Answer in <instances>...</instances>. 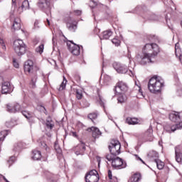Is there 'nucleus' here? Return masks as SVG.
<instances>
[{"label": "nucleus", "instance_id": "nucleus-1", "mask_svg": "<svg viewBox=\"0 0 182 182\" xmlns=\"http://www.w3.org/2000/svg\"><path fill=\"white\" fill-rule=\"evenodd\" d=\"M143 55L140 56L141 65L154 63V58L160 53V47L156 43H146L142 49Z\"/></svg>", "mask_w": 182, "mask_h": 182}, {"label": "nucleus", "instance_id": "nucleus-2", "mask_svg": "<svg viewBox=\"0 0 182 182\" xmlns=\"http://www.w3.org/2000/svg\"><path fill=\"white\" fill-rule=\"evenodd\" d=\"M164 87V80L157 75L151 77L148 82V89L151 93L157 95L161 93V88Z\"/></svg>", "mask_w": 182, "mask_h": 182}, {"label": "nucleus", "instance_id": "nucleus-3", "mask_svg": "<svg viewBox=\"0 0 182 182\" xmlns=\"http://www.w3.org/2000/svg\"><path fill=\"white\" fill-rule=\"evenodd\" d=\"M14 49L18 56H22L26 52V46L23 43V41L17 39L14 42Z\"/></svg>", "mask_w": 182, "mask_h": 182}, {"label": "nucleus", "instance_id": "nucleus-4", "mask_svg": "<svg viewBox=\"0 0 182 182\" xmlns=\"http://www.w3.org/2000/svg\"><path fill=\"white\" fill-rule=\"evenodd\" d=\"M114 69L117 72V73H127L131 77L134 76L133 71L129 70L127 66L121 64L120 63L114 62L112 64Z\"/></svg>", "mask_w": 182, "mask_h": 182}, {"label": "nucleus", "instance_id": "nucleus-5", "mask_svg": "<svg viewBox=\"0 0 182 182\" xmlns=\"http://www.w3.org/2000/svg\"><path fill=\"white\" fill-rule=\"evenodd\" d=\"M24 72L26 73L35 74V67L33 66V61L31 60H28L27 61L25 62ZM36 79H38V77H36V75H34V77L31 78V81L33 82V83H35V82H36Z\"/></svg>", "mask_w": 182, "mask_h": 182}, {"label": "nucleus", "instance_id": "nucleus-6", "mask_svg": "<svg viewBox=\"0 0 182 182\" xmlns=\"http://www.w3.org/2000/svg\"><path fill=\"white\" fill-rule=\"evenodd\" d=\"M121 147L120 142L117 140H114L109 145V150L112 156H119Z\"/></svg>", "mask_w": 182, "mask_h": 182}, {"label": "nucleus", "instance_id": "nucleus-7", "mask_svg": "<svg viewBox=\"0 0 182 182\" xmlns=\"http://www.w3.org/2000/svg\"><path fill=\"white\" fill-rule=\"evenodd\" d=\"M86 182H97L99 181V173L97 171L93 169L87 173L85 176Z\"/></svg>", "mask_w": 182, "mask_h": 182}, {"label": "nucleus", "instance_id": "nucleus-8", "mask_svg": "<svg viewBox=\"0 0 182 182\" xmlns=\"http://www.w3.org/2000/svg\"><path fill=\"white\" fill-rule=\"evenodd\" d=\"M68 49L75 56L80 55V47L72 41L67 43Z\"/></svg>", "mask_w": 182, "mask_h": 182}, {"label": "nucleus", "instance_id": "nucleus-9", "mask_svg": "<svg viewBox=\"0 0 182 182\" xmlns=\"http://www.w3.org/2000/svg\"><path fill=\"white\" fill-rule=\"evenodd\" d=\"M65 23L68 29L70 30V32H76V29H77V21L68 17L65 18Z\"/></svg>", "mask_w": 182, "mask_h": 182}, {"label": "nucleus", "instance_id": "nucleus-10", "mask_svg": "<svg viewBox=\"0 0 182 182\" xmlns=\"http://www.w3.org/2000/svg\"><path fill=\"white\" fill-rule=\"evenodd\" d=\"M129 89L127 84L122 81H119L117 83L114 90L116 93H126Z\"/></svg>", "mask_w": 182, "mask_h": 182}, {"label": "nucleus", "instance_id": "nucleus-11", "mask_svg": "<svg viewBox=\"0 0 182 182\" xmlns=\"http://www.w3.org/2000/svg\"><path fill=\"white\" fill-rule=\"evenodd\" d=\"M154 137L153 136V129L149 128L142 136V141L146 143V141H153Z\"/></svg>", "mask_w": 182, "mask_h": 182}, {"label": "nucleus", "instance_id": "nucleus-12", "mask_svg": "<svg viewBox=\"0 0 182 182\" xmlns=\"http://www.w3.org/2000/svg\"><path fill=\"white\" fill-rule=\"evenodd\" d=\"M112 166L114 168H124V167H126L123 163V159L119 157H117L112 160Z\"/></svg>", "mask_w": 182, "mask_h": 182}, {"label": "nucleus", "instance_id": "nucleus-13", "mask_svg": "<svg viewBox=\"0 0 182 182\" xmlns=\"http://www.w3.org/2000/svg\"><path fill=\"white\" fill-rule=\"evenodd\" d=\"M14 88L11 85V83L5 82L1 86V93L2 95H7V93H12Z\"/></svg>", "mask_w": 182, "mask_h": 182}, {"label": "nucleus", "instance_id": "nucleus-14", "mask_svg": "<svg viewBox=\"0 0 182 182\" xmlns=\"http://www.w3.org/2000/svg\"><path fill=\"white\" fill-rule=\"evenodd\" d=\"M85 150H86V146H85V144L83 143L79 144L74 148V151L77 156L82 155L85 153Z\"/></svg>", "mask_w": 182, "mask_h": 182}, {"label": "nucleus", "instance_id": "nucleus-15", "mask_svg": "<svg viewBox=\"0 0 182 182\" xmlns=\"http://www.w3.org/2000/svg\"><path fill=\"white\" fill-rule=\"evenodd\" d=\"M175 158L177 163L181 164L182 162V152L180 151V146L175 147Z\"/></svg>", "mask_w": 182, "mask_h": 182}, {"label": "nucleus", "instance_id": "nucleus-16", "mask_svg": "<svg viewBox=\"0 0 182 182\" xmlns=\"http://www.w3.org/2000/svg\"><path fill=\"white\" fill-rule=\"evenodd\" d=\"M88 132H92V137L94 139H98L102 135V132L97 127H92L88 129Z\"/></svg>", "mask_w": 182, "mask_h": 182}, {"label": "nucleus", "instance_id": "nucleus-17", "mask_svg": "<svg viewBox=\"0 0 182 182\" xmlns=\"http://www.w3.org/2000/svg\"><path fill=\"white\" fill-rule=\"evenodd\" d=\"M90 6L91 8H98V9H100V11H102V9H105V8H107V6L97 2L95 1L94 0H91L90 1Z\"/></svg>", "mask_w": 182, "mask_h": 182}, {"label": "nucleus", "instance_id": "nucleus-18", "mask_svg": "<svg viewBox=\"0 0 182 182\" xmlns=\"http://www.w3.org/2000/svg\"><path fill=\"white\" fill-rule=\"evenodd\" d=\"M50 0H38V6L41 8V9H46L49 8Z\"/></svg>", "mask_w": 182, "mask_h": 182}, {"label": "nucleus", "instance_id": "nucleus-19", "mask_svg": "<svg viewBox=\"0 0 182 182\" xmlns=\"http://www.w3.org/2000/svg\"><path fill=\"white\" fill-rule=\"evenodd\" d=\"M169 119L171 120V122H178V120H181V117H180V113L178 112H174V113H171L169 114Z\"/></svg>", "mask_w": 182, "mask_h": 182}, {"label": "nucleus", "instance_id": "nucleus-20", "mask_svg": "<svg viewBox=\"0 0 182 182\" xmlns=\"http://www.w3.org/2000/svg\"><path fill=\"white\" fill-rule=\"evenodd\" d=\"M14 31H19L21 29V19L15 18L11 28Z\"/></svg>", "mask_w": 182, "mask_h": 182}, {"label": "nucleus", "instance_id": "nucleus-21", "mask_svg": "<svg viewBox=\"0 0 182 182\" xmlns=\"http://www.w3.org/2000/svg\"><path fill=\"white\" fill-rule=\"evenodd\" d=\"M113 35V32L110 30H107L102 32L100 39H109Z\"/></svg>", "mask_w": 182, "mask_h": 182}, {"label": "nucleus", "instance_id": "nucleus-22", "mask_svg": "<svg viewBox=\"0 0 182 182\" xmlns=\"http://www.w3.org/2000/svg\"><path fill=\"white\" fill-rule=\"evenodd\" d=\"M42 158V154L38 150H33L32 153L33 160H41Z\"/></svg>", "mask_w": 182, "mask_h": 182}, {"label": "nucleus", "instance_id": "nucleus-23", "mask_svg": "<svg viewBox=\"0 0 182 182\" xmlns=\"http://www.w3.org/2000/svg\"><path fill=\"white\" fill-rule=\"evenodd\" d=\"M126 123L128 124H137L139 123V119L137 118L128 117L126 119Z\"/></svg>", "mask_w": 182, "mask_h": 182}, {"label": "nucleus", "instance_id": "nucleus-24", "mask_svg": "<svg viewBox=\"0 0 182 182\" xmlns=\"http://www.w3.org/2000/svg\"><path fill=\"white\" fill-rule=\"evenodd\" d=\"M175 53L177 58L181 56V49L180 48V44L178 43L175 45Z\"/></svg>", "mask_w": 182, "mask_h": 182}, {"label": "nucleus", "instance_id": "nucleus-25", "mask_svg": "<svg viewBox=\"0 0 182 182\" xmlns=\"http://www.w3.org/2000/svg\"><path fill=\"white\" fill-rule=\"evenodd\" d=\"M18 9H21V11L29 9V1H28V0H24L22 3L21 6L19 7Z\"/></svg>", "mask_w": 182, "mask_h": 182}, {"label": "nucleus", "instance_id": "nucleus-26", "mask_svg": "<svg viewBox=\"0 0 182 182\" xmlns=\"http://www.w3.org/2000/svg\"><path fill=\"white\" fill-rule=\"evenodd\" d=\"M154 161L159 170H163V168H164V162L160 161L159 159H155Z\"/></svg>", "mask_w": 182, "mask_h": 182}, {"label": "nucleus", "instance_id": "nucleus-27", "mask_svg": "<svg viewBox=\"0 0 182 182\" xmlns=\"http://www.w3.org/2000/svg\"><path fill=\"white\" fill-rule=\"evenodd\" d=\"M46 126L47 129H50V130H52L53 129V126L55 125L53 124V121H52L50 118H48V119H46Z\"/></svg>", "mask_w": 182, "mask_h": 182}, {"label": "nucleus", "instance_id": "nucleus-28", "mask_svg": "<svg viewBox=\"0 0 182 182\" xmlns=\"http://www.w3.org/2000/svg\"><path fill=\"white\" fill-rule=\"evenodd\" d=\"M172 132H176V130H181L182 129V122H179L178 124H176L175 125H172L171 127Z\"/></svg>", "mask_w": 182, "mask_h": 182}, {"label": "nucleus", "instance_id": "nucleus-29", "mask_svg": "<svg viewBox=\"0 0 182 182\" xmlns=\"http://www.w3.org/2000/svg\"><path fill=\"white\" fill-rule=\"evenodd\" d=\"M147 156L150 159H157V157H159V154L156 151H150Z\"/></svg>", "mask_w": 182, "mask_h": 182}, {"label": "nucleus", "instance_id": "nucleus-30", "mask_svg": "<svg viewBox=\"0 0 182 182\" xmlns=\"http://www.w3.org/2000/svg\"><path fill=\"white\" fill-rule=\"evenodd\" d=\"M140 176L139 174H134L128 181V182H139Z\"/></svg>", "mask_w": 182, "mask_h": 182}, {"label": "nucleus", "instance_id": "nucleus-31", "mask_svg": "<svg viewBox=\"0 0 182 182\" xmlns=\"http://www.w3.org/2000/svg\"><path fill=\"white\" fill-rule=\"evenodd\" d=\"M13 107H14V109H11V112H21L22 111V108L21 107V105L18 103H16L13 105Z\"/></svg>", "mask_w": 182, "mask_h": 182}, {"label": "nucleus", "instance_id": "nucleus-32", "mask_svg": "<svg viewBox=\"0 0 182 182\" xmlns=\"http://www.w3.org/2000/svg\"><path fill=\"white\" fill-rule=\"evenodd\" d=\"M21 113L23 114V116L25 117L26 119H32V117H33V114H31V112H28L27 111H21Z\"/></svg>", "mask_w": 182, "mask_h": 182}, {"label": "nucleus", "instance_id": "nucleus-33", "mask_svg": "<svg viewBox=\"0 0 182 182\" xmlns=\"http://www.w3.org/2000/svg\"><path fill=\"white\" fill-rule=\"evenodd\" d=\"M6 136H8V131L6 130L1 131L0 132V142L5 140V137H6Z\"/></svg>", "mask_w": 182, "mask_h": 182}, {"label": "nucleus", "instance_id": "nucleus-34", "mask_svg": "<svg viewBox=\"0 0 182 182\" xmlns=\"http://www.w3.org/2000/svg\"><path fill=\"white\" fill-rule=\"evenodd\" d=\"M126 100H127V97L124 95H119L117 99L118 103H124L126 102Z\"/></svg>", "mask_w": 182, "mask_h": 182}, {"label": "nucleus", "instance_id": "nucleus-35", "mask_svg": "<svg viewBox=\"0 0 182 182\" xmlns=\"http://www.w3.org/2000/svg\"><path fill=\"white\" fill-rule=\"evenodd\" d=\"M87 118L93 122V120L97 119V114L96 112H92L87 115Z\"/></svg>", "mask_w": 182, "mask_h": 182}, {"label": "nucleus", "instance_id": "nucleus-36", "mask_svg": "<svg viewBox=\"0 0 182 182\" xmlns=\"http://www.w3.org/2000/svg\"><path fill=\"white\" fill-rule=\"evenodd\" d=\"M66 83H68V80H66V77H63V80L61 83V85H60V87L58 89V90H63V89H65V87H66Z\"/></svg>", "mask_w": 182, "mask_h": 182}, {"label": "nucleus", "instance_id": "nucleus-37", "mask_svg": "<svg viewBox=\"0 0 182 182\" xmlns=\"http://www.w3.org/2000/svg\"><path fill=\"white\" fill-rule=\"evenodd\" d=\"M76 97L77 100H80L83 97V93L80 90H76Z\"/></svg>", "mask_w": 182, "mask_h": 182}, {"label": "nucleus", "instance_id": "nucleus-38", "mask_svg": "<svg viewBox=\"0 0 182 182\" xmlns=\"http://www.w3.org/2000/svg\"><path fill=\"white\" fill-rule=\"evenodd\" d=\"M40 147H41V149H45L46 151H49V147H48V145H46L45 141H40Z\"/></svg>", "mask_w": 182, "mask_h": 182}, {"label": "nucleus", "instance_id": "nucleus-39", "mask_svg": "<svg viewBox=\"0 0 182 182\" xmlns=\"http://www.w3.org/2000/svg\"><path fill=\"white\" fill-rule=\"evenodd\" d=\"M54 149L55 151L59 154V156H62V149H60V147H59V145H58V144H55Z\"/></svg>", "mask_w": 182, "mask_h": 182}, {"label": "nucleus", "instance_id": "nucleus-40", "mask_svg": "<svg viewBox=\"0 0 182 182\" xmlns=\"http://www.w3.org/2000/svg\"><path fill=\"white\" fill-rule=\"evenodd\" d=\"M43 49H45V46L43 44H41L36 49V51L38 53H43Z\"/></svg>", "mask_w": 182, "mask_h": 182}, {"label": "nucleus", "instance_id": "nucleus-41", "mask_svg": "<svg viewBox=\"0 0 182 182\" xmlns=\"http://www.w3.org/2000/svg\"><path fill=\"white\" fill-rule=\"evenodd\" d=\"M112 42L114 45H115V46H120V40H119V38H114L112 40Z\"/></svg>", "mask_w": 182, "mask_h": 182}, {"label": "nucleus", "instance_id": "nucleus-42", "mask_svg": "<svg viewBox=\"0 0 182 182\" xmlns=\"http://www.w3.org/2000/svg\"><path fill=\"white\" fill-rule=\"evenodd\" d=\"M11 110H15V107H14V105H7V112H9V113H15L14 112H11Z\"/></svg>", "mask_w": 182, "mask_h": 182}, {"label": "nucleus", "instance_id": "nucleus-43", "mask_svg": "<svg viewBox=\"0 0 182 182\" xmlns=\"http://www.w3.org/2000/svg\"><path fill=\"white\" fill-rule=\"evenodd\" d=\"M114 156V155H112V154H108L106 156V159H107V160H108V161H113V160H114V159H115Z\"/></svg>", "mask_w": 182, "mask_h": 182}, {"label": "nucleus", "instance_id": "nucleus-44", "mask_svg": "<svg viewBox=\"0 0 182 182\" xmlns=\"http://www.w3.org/2000/svg\"><path fill=\"white\" fill-rule=\"evenodd\" d=\"M0 45L1 46L3 50H6V46L4 42V40L1 38H0Z\"/></svg>", "mask_w": 182, "mask_h": 182}, {"label": "nucleus", "instance_id": "nucleus-45", "mask_svg": "<svg viewBox=\"0 0 182 182\" xmlns=\"http://www.w3.org/2000/svg\"><path fill=\"white\" fill-rule=\"evenodd\" d=\"M164 129L166 130V132H167L168 133H172L173 131L171 130V126L170 125H166L164 127Z\"/></svg>", "mask_w": 182, "mask_h": 182}, {"label": "nucleus", "instance_id": "nucleus-46", "mask_svg": "<svg viewBox=\"0 0 182 182\" xmlns=\"http://www.w3.org/2000/svg\"><path fill=\"white\" fill-rule=\"evenodd\" d=\"M16 159L15 158V156H11V157H10V159H9L8 163H9V164H12L13 163L15 162V160H16Z\"/></svg>", "mask_w": 182, "mask_h": 182}, {"label": "nucleus", "instance_id": "nucleus-47", "mask_svg": "<svg viewBox=\"0 0 182 182\" xmlns=\"http://www.w3.org/2000/svg\"><path fill=\"white\" fill-rule=\"evenodd\" d=\"M13 65H14V68H16V69H18V68H19V63H18V62H16V60H15V59L13 60Z\"/></svg>", "mask_w": 182, "mask_h": 182}, {"label": "nucleus", "instance_id": "nucleus-48", "mask_svg": "<svg viewBox=\"0 0 182 182\" xmlns=\"http://www.w3.org/2000/svg\"><path fill=\"white\" fill-rule=\"evenodd\" d=\"M74 14L77 15V16H79L80 15H82V11L80 10H75Z\"/></svg>", "mask_w": 182, "mask_h": 182}, {"label": "nucleus", "instance_id": "nucleus-49", "mask_svg": "<svg viewBox=\"0 0 182 182\" xmlns=\"http://www.w3.org/2000/svg\"><path fill=\"white\" fill-rule=\"evenodd\" d=\"M39 28V21H36L34 22V29H38Z\"/></svg>", "mask_w": 182, "mask_h": 182}, {"label": "nucleus", "instance_id": "nucleus-50", "mask_svg": "<svg viewBox=\"0 0 182 182\" xmlns=\"http://www.w3.org/2000/svg\"><path fill=\"white\" fill-rule=\"evenodd\" d=\"M135 157L136 159V160H139V161H141V163H143V164H146V163L144 162V161H143V159H141V158H140L139 156V155H135Z\"/></svg>", "mask_w": 182, "mask_h": 182}, {"label": "nucleus", "instance_id": "nucleus-51", "mask_svg": "<svg viewBox=\"0 0 182 182\" xmlns=\"http://www.w3.org/2000/svg\"><path fill=\"white\" fill-rule=\"evenodd\" d=\"M135 157L136 159V160H139V161H141V163H143V164H146V163L144 162V161H143V159H141V158H140L139 156V155H135Z\"/></svg>", "mask_w": 182, "mask_h": 182}, {"label": "nucleus", "instance_id": "nucleus-52", "mask_svg": "<svg viewBox=\"0 0 182 182\" xmlns=\"http://www.w3.org/2000/svg\"><path fill=\"white\" fill-rule=\"evenodd\" d=\"M108 177H109V180H112V171H110V170L108 171Z\"/></svg>", "mask_w": 182, "mask_h": 182}, {"label": "nucleus", "instance_id": "nucleus-53", "mask_svg": "<svg viewBox=\"0 0 182 182\" xmlns=\"http://www.w3.org/2000/svg\"><path fill=\"white\" fill-rule=\"evenodd\" d=\"M139 95H141V96H142L143 97H144V96L143 95V91L141 90V88H140V87H139Z\"/></svg>", "mask_w": 182, "mask_h": 182}, {"label": "nucleus", "instance_id": "nucleus-54", "mask_svg": "<svg viewBox=\"0 0 182 182\" xmlns=\"http://www.w3.org/2000/svg\"><path fill=\"white\" fill-rule=\"evenodd\" d=\"M100 105L105 107V102L102 100V98H100Z\"/></svg>", "mask_w": 182, "mask_h": 182}, {"label": "nucleus", "instance_id": "nucleus-55", "mask_svg": "<svg viewBox=\"0 0 182 182\" xmlns=\"http://www.w3.org/2000/svg\"><path fill=\"white\" fill-rule=\"evenodd\" d=\"M72 134L73 137H77V134H76V132H73Z\"/></svg>", "mask_w": 182, "mask_h": 182}, {"label": "nucleus", "instance_id": "nucleus-56", "mask_svg": "<svg viewBox=\"0 0 182 182\" xmlns=\"http://www.w3.org/2000/svg\"><path fill=\"white\" fill-rule=\"evenodd\" d=\"M6 126H7V127H12L13 125H9V122H6Z\"/></svg>", "mask_w": 182, "mask_h": 182}, {"label": "nucleus", "instance_id": "nucleus-57", "mask_svg": "<svg viewBox=\"0 0 182 182\" xmlns=\"http://www.w3.org/2000/svg\"><path fill=\"white\" fill-rule=\"evenodd\" d=\"M48 25H50V22L49 21L48 19H47Z\"/></svg>", "mask_w": 182, "mask_h": 182}, {"label": "nucleus", "instance_id": "nucleus-58", "mask_svg": "<svg viewBox=\"0 0 182 182\" xmlns=\"http://www.w3.org/2000/svg\"><path fill=\"white\" fill-rule=\"evenodd\" d=\"M3 179L4 180V181H6V178L5 176H3Z\"/></svg>", "mask_w": 182, "mask_h": 182}, {"label": "nucleus", "instance_id": "nucleus-59", "mask_svg": "<svg viewBox=\"0 0 182 182\" xmlns=\"http://www.w3.org/2000/svg\"><path fill=\"white\" fill-rule=\"evenodd\" d=\"M53 42H55V38H53Z\"/></svg>", "mask_w": 182, "mask_h": 182}, {"label": "nucleus", "instance_id": "nucleus-60", "mask_svg": "<svg viewBox=\"0 0 182 182\" xmlns=\"http://www.w3.org/2000/svg\"><path fill=\"white\" fill-rule=\"evenodd\" d=\"M135 85H136V86H137V82H135Z\"/></svg>", "mask_w": 182, "mask_h": 182}, {"label": "nucleus", "instance_id": "nucleus-61", "mask_svg": "<svg viewBox=\"0 0 182 182\" xmlns=\"http://www.w3.org/2000/svg\"><path fill=\"white\" fill-rule=\"evenodd\" d=\"M181 26H182V21H181Z\"/></svg>", "mask_w": 182, "mask_h": 182}, {"label": "nucleus", "instance_id": "nucleus-62", "mask_svg": "<svg viewBox=\"0 0 182 182\" xmlns=\"http://www.w3.org/2000/svg\"><path fill=\"white\" fill-rule=\"evenodd\" d=\"M12 2H15V1L12 0Z\"/></svg>", "mask_w": 182, "mask_h": 182}]
</instances>
